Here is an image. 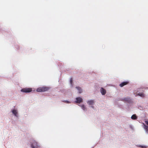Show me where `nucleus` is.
<instances>
[{"label": "nucleus", "mask_w": 148, "mask_h": 148, "mask_svg": "<svg viewBox=\"0 0 148 148\" xmlns=\"http://www.w3.org/2000/svg\"><path fill=\"white\" fill-rule=\"evenodd\" d=\"M49 89V87L43 86L37 88L36 90L38 92H45L48 90Z\"/></svg>", "instance_id": "obj_1"}, {"label": "nucleus", "mask_w": 148, "mask_h": 148, "mask_svg": "<svg viewBox=\"0 0 148 148\" xmlns=\"http://www.w3.org/2000/svg\"><path fill=\"white\" fill-rule=\"evenodd\" d=\"M31 143L32 148H37L39 146L37 142L34 140H33L32 142Z\"/></svg>", "instance_id": "obj_2"}, {"label": "nucleus", "mask_w": 148, "mask_h": 148, "mask_svg": "<svg viewBox=\"0 0 148 148\" xmlns=\"http://www.w3.org/2000/svg\"><path fill=\"white\" fill-rule=\"evenodd\" d=\"M32 89L31 88H25L22 89L21 91L24 92H31Z\"/></svg>", "instance_id": "obj_3"}, {"label": "nucleus", "mask_w": 148, "mask_h": 148, "mask_svg": "<svg viewBox=\"0 0 148 148\" xmlns=\"http://www.w3.org/2000/svg\"><path fill=\"white\" fill-rule=\"evenodd\" d=\"M129 83L128 81H126L122 82L119 84V86L120 87H122L124 86L127 84Z\"/></svg>", "instance_id": "obj_4"}, {"label": "nucleus", "mask_w": 148, "mask_h": 148, "mask_svg": "<svg viewBox=\"0 0 148 148\" xmlns=\"http://www.w3.org/2000/svg\"><path fill=\"white\" fill-rule=\"evenodd\" d=\"M76 99V100L75 102L77 103H80L83 101L82 99L80 97H77Z\"/></svg>", "instance_id": "obj_5"}, {"label": "nucleus", "mask_w": 148, "mask_h": 148, "mask_svg": "<svg viewBox=\"0 0 148 148\" xmlns=\"http://www.w3.org/2000/svg\"><path fill=\"white\" fill-rule=\"evenodd\" d=\"M101 91L102 95H105L106 93V91L105 89L102 88H101Z\"/></svg>", "instance_id": "obj_6"}, {"label": "nucleus", "mask_w": 148, "mask_h": 148, "mask_svg": "<svg viewBox=\"0 0 148 148\" xmlns=\"http://www.w3.org/2000/svg\"><path fill=\"white\" fill-rule=\"evenodd\" d=\"M94 102L93 100L88 101L87 102V103L90 105H93Z\"/></svg>", "instance_id": "obj_7"}, {"label": "nucleus", "mask_w": 148, "mask_h": 148, "mask_svg": "<svg viewBox=\"0 0 148 148\" xmlns=\"http://www.w3.org/2000/svg\"><path fill=\"white\" fill-rule=\"evenodd\" d=\"M131 118L132 119L135 120L137 119V117L136 114H133Z\"/></svg>", "instance_id": "obj_8"}, {"label": "nucleus", "mask_w": 148, "mask_h": 148, "mask_svg": "<svg viewBox=\"0 0 148 148\" xmlns=\"http://www.w3.org/2000/svg\"><path fill=\"white\" fill-rule=\"evenodd\" d=\"M12 113L16 116L17 112L16 110H14L12 111Z\"/></svg>", "instance_id": "obj_9"}, {"label": "nucleus", "mask_w": 148, "mask_h": 148, "mask_svg": "<svg viewBox=\"0 0 148 148\" xmlns=\"http://www.w3.org/2000/svg\"><path fill=\"white\" fill-rule=\"evenodd\" d=\"M137 95L141 97H143L145 96V95L143 93H140V92H139V93H138L137 94Z\"/></svg>", "instance_id": "obj_10"}, {"label": "nucleus", "mask_w": 148, "mask_h": 148, "mask_svg": "<svg viewBox=\"0 0 148 148\" xmlns=\"http://www.w3.org/2000/svg\"><path fill=\"white\" fill-rule=\"evenodd\" d=\"M76 88L79 91V93H81L82 92V90L80 87H76Z\"/></svg>", "instance_id": "obj_11"}, {"label": "nucleus", "mask_w": 148, "mask_h": 148, "mask_svg": "<svg viewBox=\"0 0 148 148\" xmlns=\"http://www.w3.org/2000/svg\"><path fill=\"white\" fill-rule=\"evenodd\" d=\"M124 100L128 102L130 101V98H124Z\"/></svg>", "instance_id": "obj_12"}, {"label": "nucleus", "mask_w": 148, "mask_h": 148, "mask_svg": "<svg viewBox=\"0 0 148 148\" xmlns=\"http://www.w3.org/2000/svg\"><path fill=\"white\" fill-rule=\"evenodd\" d=\"M144 128L146 132L148 133V126L144 125Z\"/></svg>", "instance_id": "obj_13"}, {"label": "nucleus", "mask_w": 148, "mask_h": 148, "mask_svg": "<svg viewBox=\"0 0 148 148\" xmlns=\"http://www.w3.org/2000/svg\"><path fill=\"white\" fill-rule=\"evenodd\" d=\"M80 106L81 107L82 109L83 110H85L86 109V107L84 105H82L81 106Z\"/></svg>", "instance_id": "obj_14"}, {"label": "nucleus", "mask_w": 148, "mask_h": 148, "mask_svg": "<svg viewBox=\"0 0 148 148\" xmlns=\"http://www.w3.org/2000/svg\"><path fill=\"white\" fill-rule=\"evenodd\" d=\"M70 83L71 84L72 86L73 83V79L72 78H71L70 79Z\"/></svg>", "instance_id": "obj_15"}, {"label": "nucleus", "mask_w": 148, "mask_h": 148, "mask_svg": "<svg viewBox=\"0 0 148 148\" xmlns=\"http://www.w3.org/2000/svg\"><path fill=\"white\" fill-rule=\"evenodd\" d=\"M139 146L141 148H146V147H147L145 146H142V145H140Z\"/></svg>", "instance_id": "obj_16"}, {"label": "nucleus", "mask_w": 148, "mask_h": 148, "mask_svg": "<svg viewBox=\"0 0 148 148\" xmlns=\"http://www.w3.org/2000/svg\"><path fill=\"white\" fill-rule=\"evenodd\" d=\"M62 101L66 103H70V102L69 101Z\"/></svg>", "instance_id": "obj_17"}, {"label": "nucleus", "mask_w": 148, "mask_h": 148, "mask_svg": "<svg viewBox=\"0 0 148 148\" xmlns=\"http://www.w3.org/2000/svg\"><path fill=\"white\" fill-rule=\"evenodd\" d=\"M145 123L148 125V121H145Z\"/></svg>", "instance_id": "obj_18"}, {"label": "nucleus", "mask_w": 148, "mask_h": 148, "mask_svg": "<svg viewBox=\"0 0 148 148\" xmlns=\"http://www.w3.org/2000/svg\"><path fill=\"white\" fill-rule=\"evenodd\" d=\"M91 107H92V108H93V106H91Z\"/></svg>", "instance_id": "obj_19"}]
</instances>
